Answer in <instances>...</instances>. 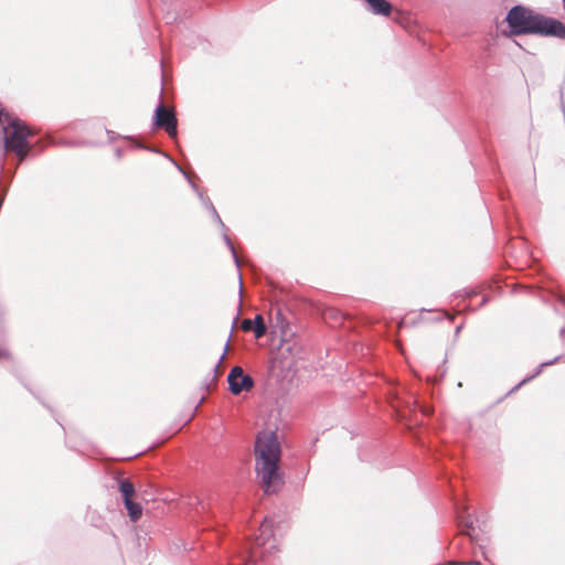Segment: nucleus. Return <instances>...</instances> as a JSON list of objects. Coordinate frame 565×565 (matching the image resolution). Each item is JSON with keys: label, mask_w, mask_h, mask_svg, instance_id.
Segmentation results:
<instances>
[{"label": "nucleus", "mask_w": 565, "mask_h": 565, "mask_svg": "<svg viewBox=\"0 0 565 565\" xmlns=\"http://www.w3.org/2000/svg\"><path fill=\"white\" fill-rule=\"evenodd\" d=\"M507 22L512 34L537 33L565 39V26L563 23L555 19L536 14L521 6H516L509 11Z\"/></svg>", "instance_id": "obj_2"}, {"label": "nucleus", "mask_w": 565, "mask_h": 565, "mask_svg": "<svg viewBox=\"0 0 565 565\" xmlns=\"http://www.w3.org/2000/svg\"><path fill=\"white\" fill-rule=\"evenodd\" d=\"M227 245L230 246V248L232 249V252L234 253V248H233V245L230 243V241L227 239Z\"/></svg>", "instance_id": "obj_13"}, {"label": "nucleus", "mask_w": 565, "mask_h": 565, "mask_svg": "<svg viewBox=\"0 0 565 565\" xmlns=\"http://www.w3.org/2000/svg\"><path fill=\"white\" fill-rule=\"evenodd\" d=\"M230 390L233 394L238 395L243 391H248L253 387V379L245 374L243 369L235 366L231 370L227 376Z\"/></svg>", "instance_id": "obj_6"}, {"label": "nucleus", "mask_w": 565, "mask_h": 565, "mask_svg": "<svg viewBox=\"0 0 565 565\" xmlns=\"http://www.w3.org/2000/svg\"><path fill=\"white\" fill-rule=\"evenodd\" d=\"M253 330L255 332V337L262 338L266 333V327L264 324L262 316H256L255 321L253 323Z\"/></svg>", "instance_id": "obj_10"}, {"label": "nucleus", "mask_w": 565, "mask_h": 565, "mask_svg": "<svg viewBox=\"0 0 565 565\" xmlns=\"http://www.w3.org/2000/svg\"><path fill=\"white\" fill-rule=\"evenodd\" d=\"M0 125L4 131L6 149L15 152L20 160H23L30 149L28 142V137L31 135L30 129L2 108H0Z\"/></svg>", "instance_id": "obj_3"}, {"label": "nucleus", "mask_w": 565, "mask_h": 565, "mask_svg": "<svg viewBox=\"0 0 565 565\" xmlns=\"http://www.w3.org/2000/svg\"><path fill=\"white\" fill-rule=\"evenodd\" d=\"M225 350H227V347L225 348ZM224 352H226V351H224ZM224 358H225V353L222 354L221 360H223Z\"/></svg>", "instance_id": "obj_16"}, {"label": "nucleus", "mask_w": 565, "mask_h": 565, "mask_svg": "<svg viewBox=\"0 0 565 565\" xmlns=\"http://www.w3.org/2000/svg\"><path fill=\"white\" fill-rule=\"evenodd\" d=\"M373 13L380 15H388L392 10V6L385 0H365Z\"/></svg>", "instance_id": "obj_7"}, {"label": "nucleus", "mask_w": 565, "mask_h": 565, "mask_svg": "<svg viewBox=\"0 0 565 565\" xmlns=\"http://www.w3.org/2000/svg\"><path fill=\"white\" fill-rule=\"evenodd\" d=\"M125 507L128 510L129 518L131 521H137L142 514V508L139 503L134 502L132 500H125Z\"/></svg>", "instance_id": "obj_8"}, {"label": "nucleus", "mask_w": 565, "mask_h": 565, "mask_svg": "<svg viewBox=\"0 0 565 565\" xmlns=\"http://www.w3.org/2000/svg\"><path fill=\"white\" fill-rule=\"evenodd\" d=\"M271 522L265 520L259 527L260 534L256 539L253 547L248 552V559L245 565H256L258 558L271 554L277 545L276 540L271 536Z\"/></svg>", "instance_id": "obj_4"}, {"label": "nucleus", "mask_w": 565, "mask_h": 565, "mask_svg": "<svg viewBox=\"0 0 565 565\" xmlns=\"http://www.w3.org/2000/svg\"><path fill=\"white\" fill-rule=\"evenodd\" d=\"M253 323H254V322H253L252 320H249V319H245V320H243V322H242V329H243L244 331L253 330Z\"/></svg>", "instance_id": "obj_11"}, {"label": "nucleus", "mask_w": 565, "mask_h": 565, "mask_svg": "<svg viewBox=\"0 0 565 565\" xmlns=\"http://www.w3.org/2000/svg\"><path fill=\"white\" fill-rule=\"evenodd\" d=\"M470 565H481L479 562H471Z\"/></svg>", "instance_id": "obj_14"}, {"label": "nucleus", "mask_w": 565, "mask_h": 565, "mask_svg": "<svg viewBox=\"0 0 565 565\" xmlns=\"http://www.w3.org/2000/svg\"><path fill=\"white\" fill-rule=\"evenodd\" d=\"M280 446L274 431L258 434L255 445L256 472L267 493L276 492L280 487Z\"/></svg>", "instance_id": "obj_1"}, {"label": "nucleus", "mask_w": 565, "mask_h": 565, "mask_svg": "<svg viewBox=\"0 0 565 565\" xmlns=\"http://www.w3.org/2000/svg\"><path fill=\"white\" fill-rule=\"evenodd\" d=\"M154 126L164 128L170 137H177V118L174 113L161 104L154 110Z\"/></svg>", "instance_id": "obj_5"}, {"label": "nucleus", "mask_w": 565, "mask_h": 565, "mask_svg": "<svg viewBox=\"0 0 565 565\" xmlns=\"http://www.w3.org/2000/svg\"><path fill=\"white\" fill-rule=\"evenodd\" d=\"M213 212L215 214V217H217V220L220 221V217H218V214H216L215 210L213 209Z\"/></svg>", "instance_id": "obj_15"}, {"label": "nucleus", "mask_w": 565, "mask_h": 565, "mask_svg": "<svg viewBox=\"0 0 565 565\" xmlns=\"http://www.w3.org/2000/svg\"><path fill=\"white\" fill-rule=\"evenodd\" d=\"M119 489L124 497V501L131 500V495L135 493V487L129 480H121Z\"/></svg>", "instance_id": "obj_9"}, {"label": "nucleus", "mask_w": 565, "mask_h": 565, "mask_svg": "<svg viewBox=\"0 0 565 565\" xmlns=\"http://www.w3.org/2000/svg\"><path fill=\"white\" fill-rule=\"evenodd\" d=\"M7 356H8L7 350L0 349V359L7 358Z\"/></svg>", "instance_id": "obj_12"}]
</instances>
